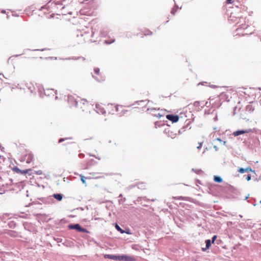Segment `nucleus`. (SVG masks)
<instances>
[{"label":"nucleus","instance_id":"obj_44","mask_svg":"<svg viewBox=\"0 0 261 261\" xmlns=\"http://www.w3.org/2000/svg\"><path fill=\"white\" fill-rule=\"evenodd\" d=\"M118 107H116V111H118Z\"/></svg>","mask_w":261,"mask_h":261},{"label":"nucleus","instance_id":"obj_29","mask_svg":"<svg viewBox=\"0 0 261 261\" xmlns=\"http://www.w3.org/2000/svg\"><path fill=\"white\" fill-rule=\"evenodd\" d=\"M148 33H145V35H151L152 34V32H150V31H148Z\"/></svg>","mask_w":261,"mask_h":261},{"label":"nucleus","instance_id":"obj_39","mask_svg":"<svg viewBox=\"0 0 261 261\" xmlns=\"http://www.w3.org/2000/svg\"><path fill=\"white\" fill-rule=\"evenodd\" d=\"M1 190H2L1 188H0V191H1ZM3 194V193L0 192V194Z\"/></svg>","mask_w":261,"mask_h":261},{"label":"nucleus","instance_id":"obj_33","mask_svg":"<svg viewBox=\"0 0 261 261\" xmlns=\"http://www.w3.org/2000/svg\"><path fill=\"white\" fill-rule=\"evenodd\" d=\"M41 173V171H38L37 172V174H40Z\"/></svg>","mask_w":261,"mask_h":261},{"label":"nucleus","instance_id":"obj_9","mask_svg":"<svg viewBox=\"0 0 261 261\" xmlns=\"http://www.w3.org/2000/svg\"><path fill=\"white\" fill-rule=\"evenodd\" d=\"M33 155L31 153H29L26 154L24 156V160L26 161V163L28 164H30L33 161Z\"/></svg>","mask_w":261,"mask_h":261},{"label":"nucleus","instance_id":"obj_14","mask_svg":"<svg viewBox=\"0 0 261 261\" xmlns=\"http://www.w3.org/2000/svg\"><path fill=\"white\" fill-rule=\"evenodd\" d=\"M173 198H174L175 199H177V200H187L188 199V197L178 196V197H174Z\"/></svg>","mask_w":261,"mask_h":261},{"label":"nucleus","instance_id":"obj_45","mask_svg":"<svg viewBox=\"0 0 261 261\" xmlns=\"http://www.w3.org/2000/svg\"><path fill=\"white\" fill-rule=\"evenodd\" d=\"M184 129V128H182L181 129V130H182V129H183V131H185V129Z\"/></svg>","mask_w":261,"mask_h":261},{"label":"nucleus","instance_id":"obj_4","mask_svg":"<svg viewBox=\"0 0 261 261\" xmlns=\"http://www.w3.org/2000/svg\"><path fill=\"white\" fill-rule=\"evenodd\" d=\"M166 118L173 123H175L178 121L179 116L177 115L168 114L166 115Z\"/></svg>","mask_w":261,"mask_h":261},{"label":"nucleus","instance_id":"obj_16","mask_svg":"<svg viewBox=\"0 0 261 261\" xmlns=\"http://www.w3.org/2000/svg\"><path fill=\"white\" fill-rule=\"evenodd\" d=\"M80 177H81V180L82 183L84 184H86V179L87 178L82 175H80Z\"/></svg>","mask_w":261,"mask_h":261},{"label":"nucleus","instance_id":"obj_3","mask_svg":"<svg viewBox=\"0 0 261 261\" xmlns=\"http://www.w3.org/2000/svg\"><path fill=\"white\" fill-rule=\"evenodd\" d=\"M252 132V130L250 128L247 129L245 130L242 129V130H238L237 131H235L233 133L232 135L234 137L238 136L239 135L245 134V133H249Z\"/></svg>","mask_w":261,"mask_h":261},{"label":"nucleus","instance_id":"obj_34","mask_svg":"<svg viewBox=\"0 0 261 261\" xmlns=\"http://www.w3.org/2000/svg\"><path fill=\"white\" fill-rule=\"evenodd\" d=\"M178 132L179 134H181L182 133L181 129L179 130Z\"/></svg>","mask_w":261,"mask_h":261},{"label":"nucleus","instance_id":"obj_2","mask_svg":"<svg viewBox=\"0 0 261 261\" xmlns=\"http://www.w3.org/2000/svg\"><path fill=\"white\" fill-rule=\"evenodd\" d=\"M68 228L70 229H75L79 232H84L86 231V229L82 228L79 224H69Z\"/></svg>","mask_w":261,"mask_h":261},{"label":"nucleus","instance_id":"obj_42","mask_svg":"<svg viewBox=\"0 0 261 261\" xmlns=\"http://www.w3.org/2000/svg\"><path fill=\"white\" fill-rule=\"evenodd\" d=\"M197 103H198V102L195 101V105H197Z\"/></svg>","mask_w":261,"mask_h":261},{"label":"nucleus","instance_id":"obj_37","mask_svg":"<svg viewBox=\"0 0 261 261\" xmlns=\"http://www.w3.org/2000/svg\"><path fill=\"white\" fill-rule=\"evenodd\" d=\"M92 76L93 78H94L95 79H96V77H95L94 75H92Z\"/></svg>","mask_w":261,"mask_h":261},{"label":"nucleus","instance_id":"obj_28","mask_svg":"<svg viewBox=\"0 0 261 261\" xmlns=\"http://www.w3.org/2000/svg\"><path fill=\"white\" fill-rule=\"evenodd\" d=\"M66 139H67V138H66ZM65 140V139L61 138L59 140V143H61L63 141H64Z\"/></svg>","mask_w":261,"mask_h":261},{"label":"nucleus","instance_id":"obj_13","mask_svg":"<svg viewBox=\"0 0 261 261\" xmlns=\"http://www.w3.org/2000/svg\"><path fill=\"white\" fill-rule=\"evenodd\" d=\"M115 225L116 229L121 233H123L125 232V231L121 229V228L117 223H115Z\"/></svg>","mask_w":261,"mask_h":261},{"label":"nucleus","instance_id":"obj_7","mask_svg":"<svg viewBox=\"0 0 261 261\" xmlns=\"http://www.w3.org/2000/svg\"><path fill=\"white\" fill-rule=\"evenodd\" d=\"M68 100L71 106H75L77 105V102L74 99V98L72 96H69L68 97Z\"/></svg>","mask_w":261,"mask_h":261},{"label":"nucleus","instance_id":"obj_20","mask_svg":"<svg viewBox=\"0 0 261 261\" xmlns=\"http://www.w3.org/2000/svg\"><path fill=\"white\" fill-rule=\"evenodd\" d=\"M245 169V172H253L254 173H255V171L254 170H252V169L250 167H247Z\"/></svg>","mask_w":261,"mask_h":261},{"label":"nucleus","instance_id":"obj_35","mask_svg":"<svg viewBox=\"0 0 261 261\" xmlns=\"http://www.w3.org/2000/svg\"><path fill=\"white\" fill-rule=\"evenodd\" d=\"M95 108H98V103H96L95 105Z\"/></svg>","mask_w":261,"mask_h":261},{"label":"nucleus","instance_id":"obj_18","mask_svg":"<svg viewBox=\"0 0 261 261\" xmlns=\"http://www.w3.org/2000/svg\"><path fill=\"white\" fill-rule=\"evenodd\" d=\"M238 171L240 173H243L245 172V169L243 168H239Z\"/></svg>","mask_w":261,"mask_h":261},{"label":"nucleus","instance_id":"obj_21","mask_svg":"<svg viewBox=\"0 0 261 261\" xmlns=\"http://www.w3.org/2000/svg\"><path fill=\"white\" fill-rule=\"evenodd\" d=\"M101 113L102 114H106V111L103 109L99 107V114Z\"/></svg>","mask_w":261,"mask_h":261},{"label":"nucleus","instance_id":"obj_12","mask_svg":"<svg viewBox=\"0 0 261 261\" xmlns=\"http://www.w3.org/2000/svg\"><path fill=\"white\" fill-rule=\"evenodd\" d=\"M212 243V242H211V240H206L205 241L206 248L205 249L203 248L202 250L203 251H204L206 249H208L211 246Z\"/></svg>","mask_w":261,"mask_h":261},{"label":"nucleus","instance_id":"obj_17","mask_svg":"<svg viewBox=\"0 0 261 261\" xmlns=\"http://www.w3.org/2000/svg\"><path fill=\"white\" fill-rule=\"evenodd\" d=\"M28 87V88L29 89V90L30 91V92L31 93H33V91H34L35 90V88L33 86H27Z\"/></svg>","mask_w":261,"mask_h":261},{"label":"nucleus","instance_id":"obj_27","mask_svg":"<svg viewBox=\"0 0 261 261\" xmlns=\"http://www.w3.org/2000/svg\"><path fill=\"white\" fill-rule=\"evenodd\" d=\"M234 0H226V3L227 4H232Z\"/></svg>","mask_w":261,"mask_h":261},{"label":"nucleus","instance_id":"obj_36","mask_svg":"<svg viewBox=\"0 0 261 261\" xmlns=\"http://www.w3.org/2000/svg\"><path fill=\"white\" fill-rule=\"evenodd\" d=\"M222 142H223V145H225V144L226 143V141H222Z\"/></svg>","mask_w":261,"mask_h":261},{"label":"nucleus","instance_id":"obj_11","mask_svg":"<svg viewBox=\"0 0 261 261\" xmlns=\"http://www.w3.org/2000/svg\"><path fill=\"white\" fill-rule=\"evenodd\" d=\"M214 180L216 182L220 183L222 181V178L220 176L215 175Z\"/></svg>","mask_w":261,"mask_h":261},{"label":"nucleus","instance_id":"obj_1","mask_svg":"<svg viewBox=\"0 0 261 261\" xmlns=\"http://www.w3.org/2000/svg\"><path fill=\"white\" fill-rule=\"evenodd\" d=\"M76 40L79 43L86 42H95L98 38L96 29H89L86 28L82 30H77L76 33Z\"/></svg>","mask_w":261,"mask_h":261},{"label":"nucleus","instance_id":"obj_6","mask_svg":"<svg viewBox=\"0 0 261 261\" xmlns=\"http://www.w3.org/2000/svg\"><path fill=\"white\" fill-rule=\"evenodd\" d=\"M104 257L105 258H109L115 260H119L120 255H112V254H105Z\"/></svg>","mask_w":261,"mask_h":261},{"label":"nucleus","instance_id":"obj_30","mask_svg":"<svg viewBox=\"0 0 261 261\" xmlns=\"http://www.w3.org/2000/svg\"><path fill=\"white\" fill-rule=\"evenodd\" d=\"M94 72L95 74H97L98 73V69L97 68H95L94 69Z\"/></svg>","mask_w":261,"mask_h":261},{"label":"nucleus","instance_id":"obj_38","mask_svg":"<svg viewBox=\"0 0 261 261\" xmlns=\"http://www.w3.org/2000/svg\"><path fill=\"white\" fill-rule=\"evenodd\" d=\"M125 232L127 234H130V232L129 231H126Z\"/></svg>","mask_w":261,"mask_h":261},{"label":"nucleus","instance_id":"obj_15","mask_svg":"<svg viewBox=\"0 0 261 261\" xmlns=\"http://www.w3.org/2000/svg\"><path fill=\"white\" fill-rule=\"evenodd\" d=\"M17 170L18 171H19V172H20L21 173H23V174H26L27 173H28L30 171H31V170L30 169H26V170H20V169L17 168Z\"/></svg>","mask_w":261,"mask_h":261},{"label":"nucleus","instance_id":"obj_32","mask_svg":"<svg viewBox=\"0 0 261 261\" xmlns=\"http://www.w3.org/2000/svg\"><path fill=\"white\" fill-rule=\"evenodd\" d=\"M214 148L215 149V150H217L218 148H217V147L216 146H214Z\"/></svg>","mask_w":261,"mask_h":261},{"label":"nucleus","instance_id":"obj_40","mask_svg":"<svg viewBox=\"0 0 261 261\" xmlns=\"http://www.w3.org/2000/svg\"><path fill=\"white\" fill-rule=\"evenodd\" d=\"M5 10H3L2 11V13H5Z\"/></svg>","mask_w":261,"mask_h":261},{"label":"nucleus","instance_id":"obj_5","mask_svg":"<svg viewBox=\"0 0 261 261\" xmlns=\"http://www.w3.org/2000/svg\"><path fill=\"white\" fill-rule=\"evenodd\" d=\"M119 258H120L119 259L120 261H134V259L133 258V257L127 255H120Z\"/></svg>","mask_w":261,"mask_h":261},{"label":"nucleus","instance_id":"obj_31","mask_svg":"<svg viewBox=\"0 0 261 261\" xmlns=\"http://www.w3.org/2000/svg\"><path fill=\"white\" fill-rule=\"evenodd\" d=\"M217 140L219 141L220 142H222V140L220 138H217Z\"/></svg>","mask_w":261,"mask_h":261},{"label":"nucleus","instance_id":"obj_24","mask_svg":"<svg viewBox=\"0 0 261 261\" xmlns=\"http://www.w3.org/2000/svg\"><path fill=\"white\" fill-rule=\"evenodd\" d=\"M216 238H217V236H214L212 237V241H211V242H212V243H214V242H215V240L216 239Z\"/></svg>","mask_w":261,"mask_h":261},{"label":"nucleus","instance_id":"obj_26","mask_svg":"<svg viewBox=\"0 0 261 261\" xmlns=\"http://www.w3.org/2000/svg\"><path fill=\"white\" fill-rule=\"evenodd\" d=\"M202 142L199 143V145H198V146L197 147V148L198 149H200L201 148V147H202Z\"/></svg>","mask_w":261,"mask_h":261},{"label":"nucleus","instance_id":"obj_19","mask_svg":"<svg viewBox=\"0 0 261 261\" xmlns=\"http://www.w3.org/2000/svg\"><path fill=\"white\" fill-rule=\"evenodd\" d=\"M247 181H249L251 179V176L250 174H248L247 175H244L243 176Z\"/></svg>","mask_w":261,"mask_h":261},{"label":"nucleus","instance_id":"obj_23","mask_svg":"<svg viewBox=\"0 0 261 261\" xmlns=\"http://www.w3.org/2000/svg\"><path fill=\"white\" fill-rule=\"evenodd\" d=\"M176 9L175 8H173L172 9V10H171V14H172L174 15V14H175V12H176Z\"/></svg>","mask_w":261,"mask_h":261},{"label":"nucleus","instance_id":"obj_43","mask_svg":"<svg viewBox=\"0 0 261 261\" xmlns=\"http://www.w3.org/2000/svg\"><path fill=\"white\" fill-rule=\"evenodd\" d=\"M140 102H145V101H144V100H142V101H141Z\"/></svg>","mask_w":261,"mask_h":261},{"label":"nucleus","instance_id":"obj_41","mask_svg":"<svg viewBox=\"0 0 261 261\" xmlns=\"http://www.w3.org/2000/svg\"><path fill=\"white\" fill-rule=\"evenodd\" d=\"M197 103H198V102L195 101V105H197Z\"/></svg>","mask_w":261,"mask_h":261},{"label":"nucleus","instance_id":"obj_22","mask_svg":"<svg viewBox=\"0 0 261 261\" xmlns=\"http://www.w3.org/2000/svg\"><path fill=\"white\" fill-rule=\"evenodd\" d=\"M115 41L114 39H112L111 41H109L108 40H105V43H106V44H110L113 42H114Z\"/></svg>","mask_w":261,"mask_h":261},{"label":"nucleus","instance_id":"obj_10","mask_svg":"<svg viewBox=\"0 0 261 261\" xmlns=\"http://www.w3.org/2000/svg\"><path fill=\"white\" fill-rule=\"evenodd\" d=\"M53 197L58 201H61L63 198V195L61 194H54Z\"/></svg>","mask_w":261,"mask_h":261},{"label":"nucleus","instance_id":"obj_8","mask_svg":"<svg viewBox=\"0 0 261 261\" xmlns=\"http://www.w3.org/2000/svg\"><path fill=\"white\" fill-rule=\"evenodd\" d=\"M147 111L150 113L152 114L153 115H154V116H155L158 118H160L161 117V115H160V114L159 113H155L156 109L154 108H152V109L148 108Z\"/></svg>","mask_w":261,"mask_h":261},{"label":"nucleus","instance_id":"obj_25","mask_svg":"<svg viewBox=\"0 0 261 261\" xmlns=\"http://www.w3.org/2000/svg\"><path fill=\"white\" fill-rule=\"evenodd\" d=\"M251 108H252V106H250V105H248L247 107H246V109L248 111H251Z\"/></svg>","mask_w":261,"mask_h":261}]
</instances>
